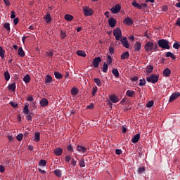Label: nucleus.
I'll return each mask as SVG.
<instances>
[{
    "instance_id": "obj_1",
    "label": "nucleus",
    "mask_w": 180,
    "mask_h": 180,
    "mask_svg": "<svg viewBox=\"0 0 180 180\" xmlns=\"http://www.w3.org/2000/svg\"><path fill=\"white\" fill-rule=\"evenodd\" d=\"M158 45L161 49H164V50H169V41L167 39H160L158 41Z\"/></svg>"
},
{
    "instance_id": "obj_2",
    "label": "nucleus",
    "mask_w": 180,
    "mask_h": 180,
    "mask_svg": "<svg viewBox=\"0 0 180 180\" xmlns=\"http://www.w3.org/2000/svg\"><path fill=\"white\" fill-rule=\"evenodd\" d=\"M160 78V76L152 74L148 77L146 78V81L148 82H151V84H155L156 82H158V79Z\"/></svg>"
},
{
    "instance_id": "obj_3",
    "label": "nucleus",
    "mask_w": 180,
    "mask_h": 180,
    "mask_svg": "<svg viewBox=\"0 0 180 180\" xmlns=\"http://www.w3.org/2000/svg\"><path fill=\"white\" fill-rule=\"evenodd\" d=\"M113 36L115 37V40H120L122 39V30L120 28L117 27L113 30Z\"/></svg>"
},
{
    "instance_id": "obj_4",
    "label": "nucleus",
    "mask_w": 180,
    "mask_h": 180,
    "mask_svg": "<svg viewBox=\"0 0 180 180\" xmlns=\"http://www.w3.org/2000/svg\"><path fill=\"white\" fill-rule=\"evenodd\" d=\"M145 50L147 53L153 51L154 50V43L151 41H147L145 44Z\"/></svg>"
},
{
    "instance_id": "obj_5",
    "label": "nucleus",
    "mask_w": 180,
    "mask_h": 180,
    "mask_svg": "<svg viewBox=\"0 0 180 180\" xmlns=\"http://www.w3.org/2000/svg\"><path fill=\"white\" fill-rule=\"evenodd\" d=\"M102 62V58L101 57H96L93 60V65L95 68H98L99 67V64Z\"/></svg>"
},
{
    "instance_id": "obj_6",
    "label": "nucleus",
    "mask_w": 180,
    "mask_h": 180,
    "mask_svg": "<svg viewBox=\"0 0 180 180\" xmlns=\"http://www.w3.org/2000/svg\"><path fill=\"white\" fill-rule=\"evenodd\" d=\"M120 41H121L125 49H129V47H130V45L129 44V41H127V37H123L120 39Z\"/></svg>"
},
{
    "instance_id": "obj_7",
    "label": "nucleus",
    "mask_w": 180,
    "mask_h": 180,
    "mask_svg": "<svg viewBox=\"0 0 180 180\" xmlns=\"http://www.w3.org/2000/svg\"><path fill=\"white\" fill-rule=\"evenodd\" d=\"M84 14L85 16H92V15H94V10L86 7L85 8H84Z\"/></svg>"
},
{
    "instance_id": "obj_8",
    "label": "nucleus",
    "mask_w": 180,
    "mask_h": 180,
    "mask_svg": "<svg viewBox=\"0 0 180 180\" xmlns=\"http://www.w3.org/2000/svg\"><path fill=\"white\" fill-rule=\"evenodd\" d=\"M122 9V6L120 4H116L114 7L111 8V12L114 14L119 13Z\"/></svg>"
},
{
    "instance_id": "obj_9",
    "label": "nucleus",
    "mask_w": 180,
    "mask_h": 180,
    "mask_svg": "<svg viewBox=\"0 0 180 180\" xmlns=\"http://www.w3.org/2000/svg\"><path fill=\"white\" fill-rule=\"evenodd\" d=\"M39 103L41 108H46L49 106V100H47L46 98H43L39 101Z\"/></svg>"
},
{
    "instance_id": "obj_10",
    "label": "nucleus",
    "mask_w": 180,
    "mask_h": 180,
    "mask_svg": "<svg viewBox=\"0 0 180 180\" xmlns=\"http://www.w3.org/2000/svg\"><path fill=\"white\" fill-rule=\"evenodd\" d=\"M116 23H117V22L114 18L111 17L108 19V25L111 27H115V26H116Z\"/></svg>"
},
{
    "instance_id": "obj_11",
    "label": "nucleus",
    "mask_w": 180,
    "mask_h": 180,
    "mask_svg": "<svg viewBox=\"0 0 180 180\" xmlns=\"http://www.w3.org/2000/svg\"><path fill=\"white\" fill-rule=\"evenodd\" d=\"M123 22L125 25H127L128 26H131V25H133L134 23L133 20L130 18V17H126L124 19Z\"/></svg>"
},
{
    "instance_id": "obj_12",
    "label": "nucleus",
    "mask_w": 180,
    "mask_h": 180,
    "mask_svg": "<svg viewBox=\"0 0 180 180\" xmlns=\"http://www.w3.org/2000/svg\"><path fill=\"white\" fill-rule=\"evenodd\" d=\"M180 96V93L179 92H176L174 94H173L169 100V102H174V101H175V99H176V98H179Z\"/></svg>"
},
{
    "instance_id": "obj_13",
    "label": "nucleus",
    "mask_w": 180,
    "mask_h": 180,
    "mask_svg": "<svg viewBox=\"0 0 180 180\" xmlns=\"http://www.w3.org/2000/svg\"><path fill=\"white\" fill-rule=\"evenodd\" d=\"M63 148H56V149H54L53 153L55 154V155H56V157H59V155H61V154H63Z\"/></svg>"
},
{
    "instance_id": "obj_14",
    "label": "nucleus",
    "mask_w": 180,
    "mask_h": 180,
    "mask_svg": "<svg viewBox=\"0 0 180 180\" xmlns=\"http://www.w3.org/2000/svg\"><path fill=\"white\" fill-rule=\"evenodd\" d=\"M77 150L79 151V153H82L83 154L86 153V148L82 146H77Z\"/></svg>"
},
{
    "instance_id": "obj_15",
    "label": "nucleus",
    "mask_w": 180,
    "mask_h": 180,
    "mask_svg": "<svg viewBox=\"0 0 180 180\" xmlns=\"http://www.w3.org/2000/svg\"><path fill=\"white\" fill-rule=\"evenodd\" d=\"M110 101H111L112 103H117V102H119V97L116 95H112L110 96Z\"/></svg>"
},
{
    "instance_id": "obj_16",
    "label": "nucleus",
    "mask_w": 180,
    "mask_h": 180,
    "mask_svg": "<svg viewBox=\"0 0 180 180\" xmlns=\"http://www.w3.org/2000/svg\"><path fill=\"white\" fill-rule=\"evenodd\" d=\"M134 51H140L141 50V43L136 41L134 44Z\"/></svg>"
},
{
    "instance_id": "obj_17",
    "label": "nucleus",
    "mask_w": 180,
    "mask_h": 180,
    "mask_svg": "<svg viewBox=\"0 0 180 180\" xmlns=\"http://www.w3.org/2000/svg\"><path fill=\"white\" fill-rule=\"evenodd\" d=\"M140 140V134H136L132 139L131 141L134 143V144H136V143H139V141Z\"/></svg>"
},
{
    "instance_id": "obj_18",
    "label": "nucleus",
    "mask_w": 180,
    "mask_h": 180,
    "mask_svg": "<svg viewBox=\"0 0 180 180\" xmlns=\"http://www.w3.org/2000/svg\"><path fill=\"white\" fill-rule=\"evenodd\" d=\"M44 18L46 23H51V15L50 13H47L44 16Z\"/></svg>"
},
{
    "instance_id": "obj_19",
    "label": "nucleus",
    "mask_w": 180,
    "mask_h": 180,
    "mask_svg": "<svg viewBox=\"0 0 180 180\" xmlns=\"http://www.w3.org/2000/svg\"><path fill=\"white\" fill-rule=\"evenodd\" d=\"M129 57H130V53H129L128 51L124 52L121 55V60H127V58H129Z\"/></svg>"
},
{
    "instance_id": "obj_20",
    "label": "nucleus",
    "mask_w": 180,
    "mask_h": 180,
    "mask_svg": "<svg viewBox=\"0 0 180 180\" xmlns=\"http://www.w3.org/2000/svg\"><path fill=\"white\" fill-rule=\"evenodd\" d=\"M34 141H35V143H39V141H40V132H35Z\"/></svg>"
},
{
    "instance_id": "obj_21",
    "label": "nucleus",
    "mask_w": 180,
    "mask_h": 180,
    "mask_svg": "<svg viewBox=\"0 0 180 180\" xmlns=\"http://www.w3.org/2000/svg\"><path fill=\"white\" fill-rule=\"evenodd\" d=\"M126 95L129 96V98H133L134 95H136V92L133 90H127L126 92Z\"/></svg>"
},
{
    "instance_id": "obj_22",
    "label": "nucleus",
    "mask_w": 180,
    "mask_h": 180,
    "mask_svg": "<svg viewBox=\"0 0 180 180\" xmlns=\"http://www.w3.org/2000/svg\"><path fill=\"white\" fill-rule=\"evenodd\" d=\"M23 113L25 115H30V112H29V104L27 103L25 104Z\"/></svg>"
},
{
    "instance_id": "obj_23",
    "label": "nucleus",
    "mask_w": 180,
    "mask_h": 180,
    "mask_svg": "<svg viewBox=\"0 0 180 180\" xmlns=\"http://www.w3.org/2000/svg\"><path fill=\"white\" fill-rule=\"evenodd\" d=\"M163 75L165 77H169L171 75V70L169 68H166L163 70Z\"/></svg>"
},
{
    "instance_id": "obj_24",
    "label": "nucleus",
    "mask_w": 180,
    "mask_h": 180,
    "mask_svg": "<svg viewBox=\"0 0 180 180\" xmlns=\"http://www.w3.org/2000/svg\"><path fill=\"white\" fill-rule=\"evenodd\" d=\"M131 5L132 6H134V8H137V9H141V4L137 3L136 0L132 1Z\"/></svg>"
},
{
    "instance_id": "obj_25",
    "label": "nucleus",
    "mask_w": 180,
    "mask_h": 180,
    "mask_svg": "<svg viewBox=\"0 0 180 180\" xmlns=\"http://www.w3.org/2000/svg\"><path fill=\"white\" fill-rule=\"evenodd\" d=\"M51 82H53V77L49 75H46L45 78V84H50Z\"/></svg>"
},
{
    "instance_id": "obj_26",
    "label": "nucleus",
    "mask_w": 180,
    "mask_h": 180,
    "mask_svg": "<svg viewBox=\"0 0 180 180\" xmlns=\"http://www.w3.org/2000/svg\"><path fill=\"white\" fill-rule=\"evenodd\" d=\"M65 20H67L68 22H71V20H74V16L70 14H66L65 15Z\"/></svg>"
},
{
    "instance_id": "obj_27",
    "label": "nucleus",
    "mask_w": 180,
    "mask_h": 180,
    "mask_svg": "<svg viewBox=\"0 0 180 180\" xmlns=\"http://www.w3.org/2000/svg\"><path fill=\"white\" fill-rule=\"evenodd\" d=\"M76 54L79 56V57H86V53H85V51H84L78 50L77 51Z\"/></svg>"
},
{
    "instance_id": "obj_28",
    "label": "nucleus",
    "mask_w": 180,
    "mask_h": 180,
    "mask_svg": "<svg viewBox=\"0 0 180 180\" xmlns=\"http://www.w3.org/2000/svg\"><path fill=\"white\" fill-rule=\"evenodd\" d=\"M18 56H20V57H25V51H23V49L22 47H20L18 49Z\"/></svg>"
},
{
    "instance_id": "obj_29",
    "label": "nucleus",
    "mask_w": 180,
    "mask_h": 180,
    "mask_svg": "<svg viewBox=\"0 0 180 180\" xmlns=\"http://www.w3.org/2000/svg\"><path fill=\"white\" fill-rule=\"evenodd\" d=\"M30 79L31 78L30 75H25L22 79V80L24 81V82H25V84H29L30 82Z\"/></svg>"
},
{
    "instance_id": "obj_30",
    "label": "nucleus",
    "mask_w": 180,
    "mask_h": 180,
    "mask_svg": "<svg viewBox=\"0 0 180 180\" xmlns=\"http://www.w3.org/2000/svg\"><path fill=\"white\" fill-rule=\"evenodd\" d=\"M54 75H55V78H56V79H63V76L59 72H55Z\"/></svg>"
},
{
    "instance_id": "obj_31",
    "label": "nucleus",
    "mask_w": 180,
    "mask_h": 180,
    "mask_svg": "<svg viewBox=\"0 0 180 180\" xmlns=\"http://www.w3.org/2000/svg\"><path fill=\"white\" fill-rule=\"evenodd\" d=\"M53 174L56 175V176H58V178H61L62 173L61 170H60L59 169H56L53 172Z\"/></svg>"
},
{
    "instance_id": "obj_32",
    "label": "nucleus",
    "mask_w": 180,
    "mask_h": 180,
    "mask_svg": "<svg viewBox=\"0 0 180 180\" xmlns=\"http://www.w3.org/2000/svg\"><path fill=\"white\" fill-rule=\"evenodd\" d=\"M8 89H10V91H15L16 89V83L13 82L11 84L8 85Z\"/></svg>"
},
{
    "instance_id": "obj_33",
    "label": "nucleus",
    "mask_w": 180,
    "mask_h": 180,
    "mask_svg": "<svg viewBox=\"0 0 180 180\" xmlns=\"http://www.w3.org/2000/svg\"><path fill=\"white\" fill-rule=\"evenodd\" d=\"M153 70H154V66H153V65H150L149 66H147V68H146V72L148 74H151V72H153Z\"/></svg>"
},
{
    "instance_id": "obj_34",
    "label": "nucleus",
    "mask_w": 180,
    "mask_h": 180,
    "mask_svg": "<svg viewBox=\"0 0 180 180\" xmlns=\"http://www.w3.org/2000/svg\"><path fill=\"white\" fill-rule=\"evenodd\" d=\"M94 82L96 84L97 86H102V82L99 78H94Z\"/></svg>"
},
{
    "instance_id": "obj_35",
    "label": "nucleus",
    "mask_w": 180,
    "mask_h": 180,
    "mask_svg": "<svg viewBox=\"0 0 180 180\" xmlns=\"http://www.w3.org/2000/svg\"><path fill=\"white\" fill-rule=\"evenodd\" d=\"M165 57H170L173 60H175L176 58L175 55H174V53H172V52H167L165 55Z\"/></svg>"
},
{
    "instance_id": "obj_36",
    "label": "nucleus",
    "mask_w": 180,
    "mask_h": 180,
    "mask_svg": "<svg viewBox=\"0 0 180 180\" xmlns=\"http://www.w3.org/2000/svg\"><path fill=\"white\" fill-rule=\"evenodd\" d=\"M112 72L115 78H119V70L117 69H112Z\"/></svg>"
},
{
    "instance_id": "obj_37",
    "label": "nucleus",
    "mask_w": 180,
    "mask_h": 180,
    "mask_svg": "<svg viewBox=\"0 0 180 180\" xmlns=\"http://www.w3.org/2000/svg\"><path fill=\"white\" fill-rule=\"evenodd\" d=\"M3 26L8 32H11V24L9 22H5Z\"/></svg>"
},
{
    "instance_id": "obj_38",
    "label": "nucleus",
    "mask_w": 180,
    "mask_h": 180,
    "mask_svg": "<svg viewBox=\"0 0 180 180\" xmlns=\"http://www.w3.org/2000/svg\"><path fill=\"white\" fill-rule=\"evenodd\" d=\"M4 78L6 81H9V79H11V75L9 74V72L6 71L4 72Z\"/></svg>"
},
{
    "instance_id": "obj_39",
    "label": "nucleus",
    "mask_w": 180,
    "mask_h": 180,
    "mask_svg": "<svg viewBox=\"0 0 180 180\" xmlns=\"http://www.w3.org/2000/svg\"><path fill=\"white\" fill-rule=\"evenodd\" d=\"M46 164H47V161L44 160H39V165L40 167H46Z\"/></svg>"
},
{
    "instance_id": "obj_40",
    "label": "nucleus",
    "mask_w": 180,
    "mask_h": 180,
    "mask_svg": "<svg viewBox=\"0 0 180 180\" xmlns=\"http://www.w3.org/2000/svg\"><path fill=\"white\" fill-rule=\"evenodd\" d=\"M78 92H79V90L77 88H72L71 90L72 95H75V96L78 95Z\"/></svg>"
},
{
    "instance_id": "obj_41",
    "label": "nucleus",
    "mask_w": 180,
    "mask_h": 180,
    "mask_svg": "<svg viewBox=\"0 0 180 180\" xmlns=\"http://www.w3.org/2000/svg\"><path fill=\"white\" fill-rule=\"evenodd\" d=\"M0 57L1 58H5V50L0 46Z\"/></svg>"
},
{
    "instance_id": "obj_42",
    "label": "nucleus",
    "mask_w": 180,
    "mask_h": 180,
    "mask_svg": "<svg viewBox=\"0 0 180 180\" xmlns=\"http://www.w3.org/2000/svg\"><path fill=\"white\" fill-rule=\"evenodd\" d=\"M108 63H104L103 65V72H105V73L108 72Z\"/></svg>"
},
{
    "instance_id": "obj_43",
    "label": "nucleus",
    "mask_w": 180,
    "mask_h": 180,
    "mask_svg": "<svg viewBox=\"0 0 180 180\" xmlns=\"http://www.w3.org/2000/svg\"><path fill=\"white\" fill-rule=\"evenodd\" d=\"M140 82L139 84V86H144V85H146V79H141Z\"/></svg>"
},
{
    "instance_id": "obj_44",
    "label": "nucleus",
    "mask_w": 180,
    "mask_h": 180,
    "mask_svg": "<svg viewBox=\"0 0 180 180\" xmlns=\"http://www.w3.org/2000/svg\"><path fill=\"white\" fill-rule=\"evenodd\" d=\"M112 56H107V65L108 64V65H109L112 64Z\"/></svg>"
},
{
    "instance_id": "obj_45",
    "label": "nucleus",
    "mask_w": 180,
    "mask_h": 180,
    "mask_svg": "<svg viewBox=\"0 0 180 180\" xmlns=\"http://www.w3.org/2000/svg\"><path fill=\"white\" fill-rule=\"evenodd\" d=\"M16 139L18 141H22V140H23V134H18Z\"/></svg>"
},
{
    "instance_id": "obj_46",
    "label": "nucleus",
    "mask_w": 180,
    "mask_h": 180,
    "mask_svg": "<svg viewBox=\"0 0 180 180\" xmlns=\"http://www.w3.org/2000/svg\"><path fill=\"white\" fill-rule=\"evenodd\" d=\"M153 105H154V101H150L146 104L147 108H153Z\"/></svg>"
},
{
    "instance_id": "obj_47",
    "label": "nucleus",
    "mask_w": 180,
    "mask_h": 180,
    "mask_svg": "<svg viewBox=\"0 0 180 180\" xmlns=\"http://www.w3.org/2000/svg\"><path fill=\"white\" fill-rule=\"evenodd\" d=\"M146 171V168L144 167H141L138 169V173L139 174H143Z\"/></svg>"
},
{
    "instance_id": "obj_48",
    "label": "nucleus",
    "mask_w": 180,
    "mask_h": 180,
    "mask_svg": "<svg viewBox=\"0 0 180 180\" xmlns=\"http://www.w3.org/2000/svg\"><path fill=\"white\" fill-rule=\"evenodd\" d=\"M98 92V87L95 86L92 89V95L93 96H95V94Z\"/></svg>"
},
{
    "instance_id": "obj_49",
    "label": "nucleus",
    "mask_w": 180,
    "mask_h": 180,
    "mask_svg": "<svg viewBox=\"0 0 180 180\" xmlns=\"http://www.w3.org/2000/svg\"><path fill=\"white\" fill-rule=\"evenodd\" d=\"M79 165L80 167H82V168H84V167H85V160L84 159L80 160Z\"/></svg>"
},
{
    "instance_id": "obj_50",
    "label": "nucleus",
    "mask_w": 180,
    "mask_h": 180,
    "mask_svg": "<svg viewBox=\"0 0 180 180\" xmlns=\"http://www.w3.org/2000/svg\"><path fill=\"white\" fill-rule=\"evenodd\" d=\"M173 47L174 49H175L176 50H178L180 47V44L175 42L174 44H173Z\"/></svg>"
},
{
    "instance_id": "obj_51",
    "label": "nucleus",
    "mask_w": 180,
    "mask_h": 180,
    "mask_svg": "<svg viewBox=\"0 0 180 180\" xmlns=\"http://www.w3.org/2000/svg\"><path fill=\"white\" fill-rule=\"evenodd\" d=\"M67 34L63 31H60V37L61 39H65Z\"/></svg>"
},
{
    "instance_id": "obj_52",
    "label": "nucleus",
    "mask_w": 180,
    "mask_h": 180,
    "mask_svg": "<svg viewBox=\"0 0 180 180\" xmlns=\"http://www.w3.org/2000/svg\"><path fill=\"white\" fill-rule=\"evenodd\" d=\"M10 105H11L12 108H14L15 109L18 108V103L14 102H11Z\"/></svg>"
},
{
    "instance_id": "obj_53",
    "label": "nucleus",
    "mask_w": 180,
    "mask_h": 180,
    "mask_svg": "<svg viewBox=\"0 0 180 180\" xmlns=\"http://www.w3.org/2000/svg\"><path fill=\"white\" fill-rule=\"evenodd\" d=\"M67 150H68V151H72V152L74 151V148H72V146H71V145L68 146Z\"/></svg>"
},
{
    "instance_id": "obj_54",
    "label": "nucleus",
    "mask_w": 180,
    "mask_h": 180,
    "mask_svg": "<svg viewBox=\"0 0 180 180\" xmlns=\"http://www.w3.org/2000/svg\"><path fill=\"white\" fill-rule=\"evenodd\" d=\"M15 13H15V11H11V19H15L16 18Z\"/></svg>"
},
{
    "instance_id": "obj_55",
    "label": "nucleus",
    "mask_w": 180,
    "mask_h": 180,
    "mask_svg": "<svg viewBox=\"0 0 180 180\" xmlns=\"http://www.w3.org/2000/svg\"><path fill=\"white\" fill-rule=\"evenodd\" d=\"M109 53L110 54H113V53H115V49H113L112 46L109 47Z\"/></svg>"
},
{
    "instance_id": "obj_56",
    "label": "nucleus",
    "mask_w": 180,
    "mask_h": 180,
    "mask_svg": "<svg viewBox=\"0 0 180 180\" xmlns=\"http://www.w3.org/2000/svg\"><path fill=\"white\" fill-rule=\"evenodd\" d=\"M46 55L48 56V57H53V56H54V53H53V51H48L46 52Z\"/></svg>"
},
{
    "instance_id": "obj_57",
    "label": "nucleus",
    "mask_w": 180,
    "mask_h": 180,
    "mask_svg": "<svg viewBox=\"0 0 180 180\" xmlns=\"http://www.w3.org/2000/svg\"><path fill=\"white\" fill-rule=\"evenodd\" d=\"M13 23H14L15 26H16V25H18L19 23V18H14Z\"/></svg>"
},
{
    "instance_id": "obj_58",
    "label": "nucleus",
    "mask_w": 180,
    "mask_h": 180,
    "mask_svg": "<svg viewBox=\"0 0 180 180\" xmlns=\"http://www.w3.org/2000/svg\"><path fill=\"white\" fill-rule=\"evenodd\" d=\"M141 8H143V9H147V7L148 6V5H147V4H146V3H142L141 4Z\"/></svg>"
},
{
    "instance_id": "obj_59",
    "label": "nucleus",
    "mask_w": 180,
    "mask_h": 180,
    "mask_svg": "<svg viewBox=\"0 0 180 180\" xmlns=\"http://www.w3.org/2000/svg\"><path fill=\"white\" fill-rule=\"evenodd\" d=\"M27 101L28 102L33 103V102H34V101H33V97H32V96L27 97Z\"/></svg>"
},
{
    "instance_id": "obj_60",
    "label": "nucleus",
    "mask_w": 180,
    "mask_h": 180,
    "mask_svg": "<svg viewBox=\"0 0 180 180\" xmlns=\"http://www.w3.org/2000/svg\"><path fill=\"white\" fill-rule=\"evenodd\" d=\"M4 4L6 5V6H11V2L9 0H4Z\"/></svg>"
},
{
    "instance_id": "obj_61",
    "label": "nucleus",
    "mask_w": 180,
    "mask_h": 180,
    "mask_svg": "<svg viewBox=\"0 0 180 180\" xmlns=\"http://www.w3.org/2000/svg\"><path fill=\"white\" fill-rule=\"evenodd\" d=\"M65 160L66 162H70V160H71V156L67 155V156L65 158Z\"/></svg>"
},
{
    "instance_id": "obj_62",
    "label": "nucleus",
    "mask_w": 180,
    "mask_h": 180,
    "mask_svg": "<svg viewBox=\"0 0 180 180\" xmlns=\"http://www.w3.org/2000/svg\"><path fill=\"white\" fill-rule=\"evenodd\" d=\"M115 154H117V155H120V154H122V150L120 149H116Z\"/></svg>"
},
{
    "instance_id": "obj_63",
    "label": "nucleus",
    "mask_w": 180,
    "mask_h": 180,
    "mask_svg": "<svg viewBox=\"0 0 180 180\" xmlns=\"http://www.w3.org/2000/svg\"><path fill=\"white\" fill-rule=\"evenodd\" d=\"M0 172H5V167L3 165H0Z\"/></svg>"
},
{
    "instance_id": "obj_64",
    "label": "nucleus",
    "mask_w": 180,
    "mask_h": 180,
    "mask_svg": "<svg viewBox=\"0 0 180 180\" xmlns=\"http://www.w3.org/2000/svg\"><path fill=\"white\" fill-rule=\"evenodd\" d=\"M176 26L180 27V18H178L176 22Z\"/></svg>"
}]
</instances>
